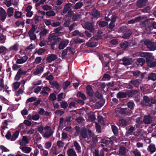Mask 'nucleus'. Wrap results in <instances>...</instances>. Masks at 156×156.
Returning a JSON list of instances; mask_svg holds the SVG:
<instances>
[{
	"label": "nucleus",
	"instance_id": "obj_25",
	"mask_svg": "<svg viewBox=\"0 0 156 156\" xmlns=\"http://www.w3.org/2000/svg\"><path fill=\"white\" fill-rule=\"evenodd\" d=\"M68 156H77L75 151L72 148L68 149L67 151Z\"/></svg>",
	"mask_w": 156,
	"mask_h": 156
},
{
	"label": "nucleus",
	"instance_id": "obj_57",
	"mask_svg": "<svg viewBox=\"0 0 156 156\" xmlns=\"http://www.w3.org/2000/svg\"><path fill=\"white\" fill-rule=\"evenodd\" d=\"M17 64H14L13 65L12 67L13 70L16 71L21 67V66Z\"/></svg>",
	"mask_w": 156,
	"mask_h": 156
},
{
	"label": "nucleus",
	"instance_id": "obj_60",
	"mask_svg": "<svg viewBox=\"0 0 156 156\" xmlns=\"http://www.w3.org/2000/svg\"><path fill=\"white\" fill-rule=\"evenodd\" d=\"M134 98V100L137 103L139 102L141 99L140 94H137L135 96Z\"/></svg>",
	"mask_w": 156,
	"mask_h": 156
},
{
	"label": "nucleus",
	"instance_id": "obj_17",
	"mask_svg": "<svg viewBox=\"0 0 156 156\" xmlns=\"http://www.w3.org/2000/svg\"><path fill=\"white\" fill-rule=\"evenodd\" d=\"M132 31L130 30L124 32L122 36V37L125 39H128L132 35Z\"/></svg>",
	"mask_w": 156,
	"mask_h": 156
},
{
	"label": "nucleus",
	"instance_id": "obj_35",
	"mask_svg": "<svg viewBox=\"0 0 156 156\" xmlns=\"http://www.w3.org/2000/svg\"><path fill=\"white\" fill-rule=\"evenodd\" d=\"M102 143L105 144L106 145H112L113 144L112 141L110 139H109L108 140H106L105 139L102 140Z\"/></svg>",
	"mask_w": 156,
	"mask_h": 156
},
{
	"label": "nucleus",
	"instance_id": "obj_19",
	"mask_svg": "<svg viewBox=\"0 0 156 156\" xmlns=\"http://www.w3.org/2000/svg\"><path fill=\"white\" fill-rule=\"evenodd\" d=\"M86 88L87 95L90 97L92 96L94 91L91 87L90 85H88L86 87Z\"/></svg>",
	"mask_w": 156,
	"mask_h": 156
},
{
	"label": "nucleus",
	"instance_id": "obj_38",
	"mask_svg": "<svg viewBox=\"0 0 156 156\" xmlns=\"http://www.w3.org/2000/svg\"><path fill=\"white\" fill-rule=\"evenodd\" d=\"M77 96L80 97L81 99L84 100H86L87 99L85 95L80 91H78L77 94Z\"/></svg>",
	"mask_w": 156,
	"mask_h": 156
},
{
	"label": "nucleus",
	"instance_id": "obj_33",
	"mask_svg": "<svg viewBox=\"0 0 156 156\" xmlns=\"http://www.w3.org/2000/svg\"><path fill=\"white\" fill-rule=\"evenodd\" d=\"M87 46L90 47H94L98 45V43L96 42H88L86 44Z\"/></svg>",
	"mask_w": 156,
	"mask_h": 156
},
{
	"label": "nucleus",
	"instance_id": "obj_9",
	"mask_svg": "<svg viewBox=\"0 0 156 156\" xmlns=\"http://www.w3.org/2000/svg\"><path fill=\"white\" fill-rule=\"evenodd\" d=\"M94 25L92 23L89 22H87L85 23L83 27L85 29H87L89 30L90 32H92L94 31Z\"/></svg>",
	"mask_w": 156,
	"mask_h": 156
},
{
	"label": "nucleus",
	"instance_id": "obj_49",
	"mask_svg": "<svg viewBox=\"0 0 156 156\" xmlns=\"http://www.w3.org/2000/svg\"><path fill=\"white\" fill-rule=\"evenodd\" d=\"M56 94L54 93L51 94L48 98V99L49 100L52 101H55L56 99Z\"/></svg>",
	"mask_w": 156,
	"mask_h": 156
},
{
	"label": "nucleus",
	"instance_id": "obj_34",
	"mask_svg": "<svg viewBox=\"0 0 156 156\" xmlns=\"http://www.w3.org/2000/svg\"><path fill=\"white\" fill-rule=\"evenodd\" d=\"M19 134V132L17 130L15 132L12 134L11 138V141H14L18 137Z\"/></svg>",
	"mask_w": 156,
	"mask_h": 156
},
{
	"label": "nucleus",
	"instance_id": "obj_46",
	"mask_svg": "<svg viewBox=\"0 0 156 156\" xmlns=\"http://www.w3.org/2000/svg\"><path fill=\"white\" fill-rule=\"evenodd\" d=\"M97 139L95 137H93V136H92V138L91 139L90 142V146H95L97 142ZM90 142V141L89 142Z\"/></svg>",
	"mask_w": 156,
	"mask_h": 156
},
{
	"label": "nucleus",
	"instance_id": "obj_20",
	"mask_svg": "<svg viewBox=\"0 0 156 156\" xmlns=\"http://www.w3.org/2000/svg\"><path fill=\"white\" fill-rule=\"evenodd\" d=\"M43 71L44 68L41 66H39L37 67L35 70L34 71L33 73L34 75H37L41 73Z\"/></svg>",
	"mask_w": 156,
	"mask_h": 156
},
{
	"label": "nucleus",
	"instance_id": "obj_53",
	"mask_svg": "<svg viewBox=\"0 0 156 156\" xmlns=\"http://www.w3.org/2000/svg\"><path fill=\"white\" fill-rule=\"evenodd\" d=\"M46 14L48 16H55V14L54 11L52 10H49L46 12Z\"/></svg>",
	"mask_w": 156,
	"mask_h": 156
},
{
	"label": "nucleus",
	"instance_id": "obj_52",
	"mask_svg": "<svg viewBox=\"0 0 156 156\" xmlns=\"http://www.w3.org/2000/svg\"><path fill=\"white\" fill-rule=\"evenodd\" d=\"M120 124L122 126H126L128 125V121L126 120H125L122 119L120 121Z\"/></svg>",
	"mask_w": 156,
	"mask_h": 156
},
{
	"label": "nucleus",
	"instance_id": "obj_16",
	"mask_svg": "<svg viewBox=\"0 0 156 156\" xmlns=\"http://www.w3.org/2000/svg\"><path fill=\"white\" fill-rule=\"evenodd\" d=\"M69 41L68 40H63L59 44L58 48L59 49H63L68 44Z\"/></svg>",
	"mask_w": 156,
	"mask_h": 156
},
{
	"label": "nucleus",
	"instance_id": "obj_6",
	"mask_svg": "<svg viewBox=\"0 0 156 156\" xmlns=\"http://www.w3.org/2000/svg\"><path fill=\"white\" fill-rule=\"evenodd\" d=\"M151 20V19H148L143 20L140 23V25L142 27L148 28L150 30Z\"/></svg>",
	"mask_w": 156,
	"mask_h": 156
},
{
	"label": "nucleus",
	"instance_id": "obj_12",
	"mask_svg": "<svg viewBox=\"0 0 156 156\" xmlns=\"http://www.w3.org/2000/svg\"><path fill=\"white\" fill-rule=\"evenodd\" d=\"M139 91V90H127L126 91V96H128L129 98H131Z\"/></svg>",
	"mask_w": 156,
	"mask_h": 156
},
{
	"label": "nucleus",
	"instance_id": "obj_14",
	"mask_svg": "<svg viewBox=\"0 0 156 156\" xmlns=\"http://www.w3.org/2000/svg\"><path fill=\"white\" fill-rule=\"evenodd\" d=\"M20 144L22 146H25L29 143V140L26 136H23L21 140L19 141Z\"/></svg>",
	"mask_w": 156,
	"mask_h": 156
},
{
	"label": "nucleus",
	"instance_id": "obj_55",
	"mask_svg": "<svg viewBox=\"0 0 156 156\" xmlns=\"http://www.w3.org/2000/svg\"><path fill=\"white\" fill-rule=\"evenodd\" d=\"M118 18V16L117 15H112L111 19V22L113 23H115L116 22V20Z\"/></svg>",
	"mask_w": 156,
	"mask_h": 156
},
{
	"label": "nucleus",
	"instance_id": "obj_48",
	"mask_svg": "<svg viewBox=\"0 0 156 156\" xmlns=\"http://www.w3.org/2000/svg\"><path fill=\"white\" fill-rule=\"evenodd\" d=\"M127 106L129 108L132 110L134 109L135 105L133 102L130 101L127 103Z\"/></svg>",
	"mask_w": 156,
	"mask_h": 156
},
{
	"label": "nucleus",
	"instance_id": "obj_31",
	"mask_svg": "<svg viewBox=\"0 0 156 156\" xmlns=\"http://www.w3.org/2000/svg\"><path fill=\"white\" fill-rule=\"evenodd\" d=\"M140 88L141 91L144 92V94H146L151 93L152 92V90L150 89H147L143 86L140 87Z\"/></svg>",
	"mask_w": 156,
	"mask_h": 156
},
{
	"label": "nucleus",
	"instance_id": "obj_3",
	"mask_svg": "<svg viewBox=\"0 0 156 156\" xmlns=\"http://www.w3.org/2000/svg\"><path fill=\"white\" fill-rule=\"evenodd\" d=\"M153 121V117L150 114L145 115L143 119V122L144 124H150L152 123Z\"/></svg>",
	"mask_w": 156,
	"mask_h": 156
},
{
	"label": "nucleus",
	"instance_id": "obj_11",
	"mask_svg": "<svg viewBox=\"0 0 156 156\" xmlns=\"http://www.w3.org/2000/svg\"><path fill=\"white\" fill-rule=\"evenodd\" d=\"M7 13L5 10L1 7H0V17L1 20L3 22L4 21L6 18Z\"/></svg>",
	"mask_w": 156,
	"mask_h": 156
},
{
	"label": "nucleus",
	"instance_id": "obj_51",
	"mask_svg": "<svg viewBox=\"0 0 156 156\" xmlns=\"http://www.w3.org/2000/svg\"><path fill=\"white\" fill-rule=\"evenodd\" d=\"M110 78V75L107 73H105L104 74L102 80L105 81L109 80Z\"/></svg>",
	"mask_w": 156,
	"mask_h": 156
},
{
	"label": "nucleus",
	"instance_id": "obj_2",
	"mask_svg": "<svg viewBox=\"0 0 156 156\" xmlns=\"http://www.w3.org/2000/svg\"><path fill=\"white\" fill-rule=\"evenodd\" d=\"M140 55L141 57L145 58L147 65L151 61H153L154 58V56L152 55L151 53L140 52Z\"/></svg>",
	"mask_w": 156,
	"mask_h": 156
},
{
	"label": "nucleus",
	"instance_id": "obj_39",
	"mask_svg": "<svg viewBox=\"0 0 156 156\" xmlns=\"http://www.w3.org/2000/svg\"><path fill=\"white\" fill-rule=\"evenodd\" d=\"M18 47L19 46L17 44H15L13 46H12L9 48V51H17L18 49Z\"/></svg>",
	"mask_w": 156,
	"mask_h": 156
},
{
	"label": "nucleus",
	"instance_id": "obj_47",
	"mask_svg": "<svg viewBox=\"0 0 156 156\" xmlns=\"http://www.w3.org/2000/svg\"><path fill=\"white\" fill-rule=\"evenodd\" d=\"M147 66L148 67L150 68H152L156 66V60L154 61H151L149 63H148Z\"/></svg>",
	"mask_w": 156,
	"mask_h": 156
},
{
	"label": "nucleus",
	"instance_id": "obj_23",
	"mask_svg": "<svg viewBox=\"0 0 156 156\" xmlns=\"http://www.w3.org/2000/svg\"><path fill=\"white\" fill-rule=\"evenodd\" d=\"M119 113L122 115H129L130 114V112L128 111L127 108H121L119 110Z\"/></svg>",
	"mask_w": 156,
	"mask_h": 156
},
{
	"label": "nucleus",
	"instance_id": "obj_26",
	"mask_svg": "<svg viewBox=\"0 0 156 156\" xmlns=\"http://www.w3.org/2000/svg\"><path fill=\"white\" fill-rule=\"evenodd\" d=\"M145 63V61L142 58H140L136 59V64L139 66H142Z\"/></svg>",
	"mask_w": 156,
	"mask_h": 156
},
{
	"label": "nucleus",
	"instance_id": "obj_8",
	"mask_svg": "<svg viewBox=\"0 0 156 156\" xmlns=\"http://www.w3.org/2000/svg\"><path fill=\"white\" fill-rule=\"evenodd\" d=\"M27 72L26 71H23L21 69H20L18 71L15 77V80H19L22 75H24L26 74Z\"/></svg>",
	"mask_w": 156,
	"mask_h": 156
},
{
	"label": "nucleus",
	"instance_id": "obj_7",
	"mask_svg": "<svg viewBox=\"0 0 156 156\" xmlns=\"http://www.w3.org/2000/svg\"><path fill=\"white\" fill-rule=\"evenodd\" d=\"M27 72L26 71H23L21 69H20L18 71L15 77V80H19L22 75H24L26 74Z\"/></svg>",
	"mask_w": 156,
	"mask_h": 156
},
{
	"label": "nucleus",
	"instance_id": "obj_54",
	"mask_svg": "<svg viewBox=\"0 0 156 156\" xmlns=\"http://www.w3.org/2000/svg\"><path fill=\"white\" fill-rule=\"evenodd\" d=\"M153 28L156 29V22L154 21H152V20H151L150 30H152Z\"/></svg>",
	"mask_w": 156,
	"mask_h": 156
},
{
	"label": "nucleus",
	"instance_id": "obj_18",
	"mask_svg": "<svg viewBox=\"0 0 156 156\" xmlns=\"http://www.w3.org/2000/svg\"><path fill=\"white\" fill-rule=\"evenodd\" d=\"M73 4L70 3H68L66 4L64 6L62 12L64 14H66L67 11L70 10L71 8L72 7Z\"/></svg>",
	"mask_w": 156,
	"mask_h": 156
},
{
	"label": "nucleus",
	"instance_id": "obj_43",
	"mask_svg": "<svg viewBox=\"0 0 156 156\" xmlns=\"http://www.w3.org/2000/svg\"><path fill=\"white\" fill-rule=\"evenodd\" d=\"M50 83L51 85H53L57 89H59V85L56 81H50Z\"/></svg>",
	"mask_w": 156,
	"mask_h": 156
},
{
	"label": "nucleus",
	"instance_id": "obj_10",
	"mask_svg": "<svg viewBox=\"0 0 156 156\" xmlns=\"http://www.w3.org/2000/svg\"><path fill=\"white\" fill-rule=\"evenodd\" d=\"M122 64L124 66H127L132 64L133 60L132 58L124 57L122 59Z\"/></svg>",
	"mask_w": 156,
	"mask_h": 156
},
{
	"label": "nucleus",
	"instance_id": "obj_50",
	"mask_svg": "<svg viewBox=\"0 0 156 156\" xmlns=\"http://www.w3.org/2000/svg\"><path fill=\"white\" fill-rule=\"evenodd\" d=\"M148 78L149 79L151 80L154 81L156 80V74L153 73H151L149 75Z\"/></svg>",
	"mask_w": 156,
	"mask_h": 156
},
{
	"label": "nucleus",
	"instance_id": "obj_37",
	"mask_svg": "<svg viewBox=\"0 0 156 156\" xmlns=\"http://www.w3.org/2000/svg\"><path fill=\"white\" fill-rule=\"evenodd\" d=\"M134 129L135 128L133 126L130 127L128 129V131L126 132V136H129L130 135H131Z\"/></svg>",
	"mask_w": 156,
	"mask_h": 156
},
{
	"label": "nucleus",
	"instance_id": "obj_63",
	"mask_svg": "<svg viewBox=\"0 0 156 156\" xmlns=\"http://www.w3.org/2000/svg\"><path fill=\"white\" fill-rule=\"evenodd\" d=\"M147 150L152 154L155 152L156 150V147H148Z\"/></svg>",
	"mask_w": 156,
	"mask_h": 156
},
{
	"label": "nucleus",
	"instance_id": "obj_45",
	"mask_svg": "<svg viewBox=\"0 0 156 156\" xmlns=\"http://www.w3.org/2000/svg\"><path fill=\"white\" fill-rule=\"evenodd\" d=\"M21 149L25 153H28L31 150L30 147H22Z\"/></svg>",
	"mask_w": 156,
	"mask_h": 156
},
{
	"label": "nucleus",
	"instance_id": "obj_21",
	"mask_svg": "<svg viewBox=\"0 0 156 156\" xmlns=\"http://www.w3.org/2000/svg\"><path fill=\"white\" fill-rule=\"evenodd\" d=\"M108 25V22L102 20L98 21L97 23V25L98 26L100 27H107Z\"/></svg>",
	"mask_w": 156,
	"mask_h": 156
},
{
	"label": "nucleus",
	"instance_id": "obj_28",
	"mask_svg": "<svg viewBox=\"0 0 156 156\" xmlns=\"http://www.w3.org/2000/svg\"><path fill=\"white\" fill-rule=\"evenodd\" d=\"M129 83L133 84L134 87H139L140 84V82L138 79L132 80L129 82Z\"/></svg>",
	"mask_w": 156,
	"mask_h": 156
},
{
	"label": "nucleus",
	"instance_id": "obj_62",
	"mask_svg": "<svg viewBox=\"0 0 156 156\" xmlns=\"http://www.w3.org/2000/svg\"><path fill=\"white\" fill-rule=\"evenodd\" d=\"M68 106V104L65 101L62 102L61 104V107L63 108L66 109Z\"/></svg>",
	"mask_w": 156,
	"mask_h": 156
},
{
	"label": "nucleus",
	"instance_id": "obj_64",
	"mask_svg": "<svg viewBox=\"0 0 156 156\" xmlns=\"http://www.w3.org/2000/svg\"><path fill=\"white\" fill-rule=\"evenodd\" d=\"M136 123L139 125L144 123L143 120H141L140 117H138L136 119Z\"/></svg>",
	"mask_w": 156,
	"mask_h": 156
},
{
	"label": "nucleus",
	"instance_id": "obj_32",
	"mask_svg": "<svg viewBox=\"0 0 156 156\" xmlns=\"http://www.w3.org/2000/svg\"><path fill=\"white\" fill-rule=\"evenodd\" d=\"M129 45V43L126 41H124L120 44V47L123 49H126Z\"/></svg>",
	"mask_w": 156,
	"mask_h": 156
},
{
	"label": "nucleus",
	"instance_id": "obj_41",
	"mask_svg": "<svg viewBox=\"0 0 156 156\" xmlns=\"http://www.w3.org/2000/svg\"><path fill=\"white\" fill-rule=\"evenodd\" d=\"M53 133V130L51 129H50L45 133L44 136L48 138L50 137Z\"/></svg>",
	"mask_w": 156,
	"mask_h": 156
},
{
	"label": "nucleus",
	"instance_id": "obj_59",
	"mask_svg": "<svg viewBox=\"0 0 156 156\" xmlns=\"http://www.w3.org/2000/svg\"><path fill=\"white\" fill-rule=\"evenodd\" d=\"M150 102L151 105H150V107H151L152 104H156V99L152 97H150Z\"/></svg>",
	"mask_w": 156,
	"mask_h": 156
},
{
	"label": "nucleus",
	"instance_id": "obj_13",
	"mask_svg": "<svg viewBox=\"0 0 156 156\" xmlns=\"http://www.w3.org/2000/svg\"><path fill=\"white\" fill-rule=\"evenodd\" d=\"M28 58L27 56L25 55L23 57L20 56L19 58H17L16 63L22 64L25 63L28 59Z\"/></svg>",
	"mask_w": 156,
	"mask_h": 156
},
{
	"label": "nucleus",
	"instance_id": "obj_36",
	"mask_svg": "<svg viewBox=\"0 0 156 156\" xmlns=\"http://www.w3.org/2000/svg\"><path fill=\"white\" fill-rule=\"evenodd\" d=\"M119 152L121 155H125L126 151L125 147H120Z\"/></svg>",
	"mask_w": 156,
	"mask_h": 156
},
{
	"label": "nucleus",
	"instance_id": "obj_24",
	"mask_svg": "<svg viewBox=\"0 0 156 156\" xmlns=\"http://www.w3.org/2000/svg\"><path fill=\"white\" fill-rule=\"evenodd\" d=\"M57 58V56L55 55L52 54L46 58V60L49 63L55 60Z\"/></svg>",
	"mask_w": 156,
	"mask_h": 156
},
{
	"label": "nucleus",
	"instance_id": "obj_61",
	"mask_svg": "<svg viewBox=\"0 0 156 156\" xmlns=\"http://www.w3.org/2000/svg\"><path fill=\"white\" fill-rule=\"evenodd\" d=\"M46 51V49L44 48H40L37 53L38 55H41L44 53Z\"/></svg>",
	"mask_w": 156,
	"mask_h": 156
},
{
	"label": "nucleus",
	"instance_id": "obj_4",
	"mask_svg": "<svg viewBox=\"0 0 156 156\" xmlns=\"http://www.w3.org/2000/svg\"><path fill=\"white\" fill-rule=\"evenodd\" d=\"M144 44L147 48L151 51H154L156 49V45L154 42L150 41L148 40H146L144 42Z\"/></svg>",
	"mask_w": 156,
	"mask_h": 156
},
{
	"label": "nucleus",
	"instance_id": "obj_44",
	"mask_svg": "<svg viewBox=\"0 0 156 156\" xmlns=\"http://www.w3.org/2000/svg\"><path fill=\"white\" fill-rule=\"evenodd\" d=\"M71 83L70 81L66 80L63 83L62 88L64 90H66L70 84Z\"/></svg>",
	"mask_w": 156,
	"mask_h": 156
},
{
	"label": "nucleus",
	"instance_id": "obj_30",
	"mask_svg": "<svg viewBox=\"0 0 156 156\" xmlns=\"http://www.w3.org/2000/svg\"><path fill=\"white\" fill-rule=\"evenodd\" d=\"M83 5V3L82 2H78L76 3L73 6V9L74 10H77L80 9Z\"/></svg>",
	"mask_w": 156,
	"mask_h": 156
},
{
	"label": "nucleus",
	"instance_id": "obj_27",
	"mask_svg": "<svg viewBox=\"0 0 156 156\" xmlns=\"http://www.w3.org/2000/svg\"><path fill=\"white\" fill-rule=\"evenodd\" d=\"M60 39V38L59 37L55 38L54 41L51 44V47L52 50H54L55 49V45H56L59 42V39Z\"/></svg>",
	"mask_w": 156,
	"mask_h": 156
},
{
	"label": "nucleus",
	"instance_id": "obj_58",
	"mask_svg": "<svg viewBox=\"0 0 156 156\" xmlns=\"http://www.w3.org/2000/svg\"><path fill=\"white\" fill-rule=\"evenodd\" d=\"M64 122V119L63 118H61L60 119V120L59 122V126L58 127L59 128H63V122Z\"/></svg>",
	"mask_w": 156,
	"mask_h": 156
},
{
	"label": "nucleus",
	"instance_id": "obj_29",
	"mask_svg": "<svg viewBox=\"0 0 156 156\" xmlns=\"http://www.w3.org/2000/svg\"><path fill=\"white\" fill-rule=\"evenodd\" d=\"M92 15L94 17L98 18L100 16V12L96 9H93L91 12Z\"/></svg>",
	"mask_w": 156,
	"mask_h": 156
},
{
	"label": "nucleus",
	"instance_id": "obj_56",
	"mask_svg": "<svg viewBox=\"0 0 156 156\" xmlns=\"http://www.w3.org/2000/svg\"><path fill=\"white\" fill-rule=\"evenodd\" d=\"M74 41L75 43L76 44L78 43H81L83 42H84V41L83 40L80 39L79 37H77L74 39Z\"/></svg>",
	"mask_w": 156,
	"mask_h": 156
},
{
	"label": "nucleus",
	"instance_id": "obj_22",
	"mask_svg": "<svg viewBox=\"0 0 156 156\" xmlns=\"http://www.w3.org/2000/svg\"><path fill=\"white\" fill-rule=\"evenodd\" d=\"M118 98H127L126 92H123L120 91L116 95Z\"/></svg>",
	"mask_w": 156,
	"mask_h": 156
},
{
	"label": "nucleus",
	"instance_id": "obj_5",
	"mask_svg": "<svg viewBox=\"0 0 156 156\" xmlns=\"http://www.w3.org/2000/svg\"><path fill=\"white\" fill-rule=\"evenodd\" d=\"M150 99L148 96L144 95L143 97V99L141 100L140 104L144 106H148L150 107Z\"/></svg>",
	"mask_w": 156,
	"mask_h": 156
},
{
	"label": "nucleus",
	"instance_id": "obj_1",
	"mask_svg": "<svg viewBox=\"0 0 156 156\" xmlns=\"http://www.w3.org/2000/svg\"><path fill=\"white\" fill-rule=\"evenodd\" d=\"M80 134L83 138L85 139L87 142H89L92 138L93 134L90 129L87 130L86 129L82 128L80 130Z\"/></svg>",
	"mask_w": 156,
	"mask_h": 156
},
{
	"label": "nucleus",
	"instance_id": "obj_42",
	"mask_svg": "<svg viewBox=\"0 0 156 156\" xmlns=\"http://www.w3.org/2000/svg\"><path fill=\"white\" fill-rule=\"evenodd\" d=\"M7 12L8 16L9 17H10L12 16L13 14V8L12 7L9 8L7 11Z\"/></svg>",
	"mask_w": 156,
	"mask_h": 156
},
{
	"label": "nucleus",
	"instance_id": "obj_15",
	"mask_svg": "<svg viewBox=\"0 0 156 156\" xmlns=\"http://www.w3.org/2000/svg\"><path fill=\"white\" fill-rule=\"evenodd\" d=\"M147 0H138L136 3L138 8H142L146 6Z\"/></svg>",
	"mask_w": 156,
	"mask_h": 156
},
{
	"label": "nucleus",
	"instance_id": "obj_40",
	"mask_svg": "<svg viewBox=\"0 0 156 156\" xmlns=\"http://www.w3.org/2000/svg\"><path fill=\"white\" fill-rule=\"evenodd\" d=\"M112 130L115 135L117 136L118 134V129L117 127L115 125L112 126Z\"/></svg>",
	"mask_w": 156,
	"mask_h": 156
}]
</instances>
